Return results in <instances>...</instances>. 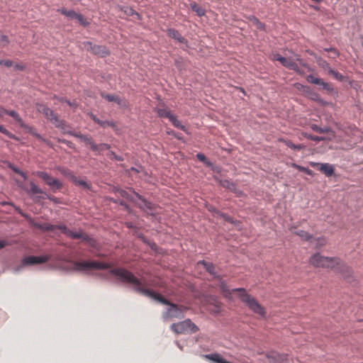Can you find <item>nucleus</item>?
Here are the masks:
<instances>
[{
  "label": "nucleus",
  "mask_w": 363,
  "mask_h": 363,
  "mask_svg": "<svg viewBox=\"0 0 363 363\" xmlns=\"http://www.w3.org/2000/svg\"><path fill=\"white\" fill-rule=\"evenodd\" d=\"M109 273L116 277L121 282L131 284L133 286L132 289L135 292L168 306L169 307L167 308V311L162 314L164 320H168L172 318L182 319L184 317V313L188 309L187 307L171 303L155 291L145 288L140 279L128 269L123 267H118L111 269Z\"/></svg>",
  "instance_id": "nucleus-1"
},
{
  "label": "nucleus",
  "mask_w": 363,
  "mask_h": 363,
  "mask_svg": "<svg viewBox=\"0 0 363 363\" xmlns=\"http://www.w3.org/2000/svg\"><path fill=\"white\" fill-rule=\"evenodd\" d=\"M219 281V287L223 294L227 298H231V292H238V297L240 301L246 305L248 308L253 313L258 314L259 315L264 317L266 315V311L264 307L259 304V303L249 294L246 289L244 288H235L230 291L225 283V281L220 276V279H217Z\"/></svg>",
  "instance_id": "nucleus-2"
},
{
  "label": "nucleus",
  "mask_w": 363,
  "mask_h": 363,
  "mask_svg": "<svg viewBox=\"0 0 363 363\" xmlns=\"http://www.w3.org/2000/svg\"><path fill=\"white\" fill-rule=\"evenodd\" d=\"M310 263L315 267L335 269L345 275L350 273V267L338 257H324L315 253L311 257Z\"/></svg>",
  "instance_id": "nucleus-3"
},
{
  "label": "nucleus",
  "mask_w": 363,
  "mask_h": 363,
  "mask_svg": "<svg viewBox=\"0 0 363 363\" xmlns=\"http://www.w3.org/2000/svg\"><path fill=\"white\" fill-rule=\"evenodd\" d=\"M129 189L135 196V197L141 201L140 203H138L134 196L130 195L124 189L121 188H114V192L118 193L122 197L126 199L129 201L135 203L139 208L144 211H152L155 209V205L152 202L145 199L143 196L136 192L133 188H130Z\"/></svg>",
  "instance_id": "nucleus-4"
},
{
  "label": "nucleus",
  "mask_w": 363,
  "mask_h": 363,
  "mask_svg": "<svg viewBox=\"0 0 363 363\" xmlns=\"http://www.w3.org/2000/svg\"><path fill=\"white\" fill-rule=\"evenodd\" d=\"M73 267L75 271L83 272L91 269H108L111 267V264L98 261H74L73 262Z\"/></svg>",
  "instance_id": "nucleus-5"
},
{
  "label": "nucleus",
  "mask_w": 363,
  "mask_h": 363,
  "mask_svg": "<svg viewBox=\"0 0 363 363\" xmlns=\"http://www.w3.org/2000/svg\"><path fill=\"white\" fill-rule=\"evenodd\" d=\"M171 329L177 334L190 333H195L199 328L189 318L177 323H172Z\"/></svg>",
  "instance_id": "nucleus-6"
},
{
  "label": "nucleus",
  "mask_w": 363,
  "mask_h": 363,
  "mask_svg": "<svg viewBox=\"0 0 363 363\" xmlns=\"http://www.w3.org/2000/svg\"><path fill=\"white\" fill-rule=\"evenodd\" d=\"M35 174L42 179L43 182L51 188L53 192L60 190L63 186L62 183L59 179L51 177L46 172L37 171Z\"/></svg>",
  "instance_id": "nucleus-7"
},
{
  "label": "nucleus",
  "mask_w": 363,
  "mask_h": 363,
  "mask_svg": "<svg viewBox=\"0 0 363 363\" xmlns=\"http://www.w3.org/2000/svg\"><path fill=\"white\" fill-rule=\"evenodd\" d=\"M63 229L65 230V235L66 236L72 239H82L89 246L95 247L96 243V240L86 233L82 232H73L72 230H69L67 227V228H64Z\"/></svg>",
  "instance_id": "nucleus-8"
},
{
  "label": "nucleus",
  "mask_w": 363,
  "mask_h": 363,
  "mask_svg": "<svg viewBox=\"0 0 363 363\" xmlns=\"http://www.w3.org/2000/svg\"><path fill=\"white\" fill-rule=\"evenodd\" d=\"M82 142L90 146V149L95 152L96 155H101L104 150H109L111 145L107 143L96 144L93 140L88 135H84Z\"/></svg>",
  "instance_id": "nucleus-9"
},
{
  "label": "nucleus",
  "mask_w": 363,
  "mask_h": 363,
  "mask_svg": "<svg viewBox=\"0 0 363 363\" xmlns=\"http://www.w3.org/2000/svg\"><path fill=\"white\" fill-rule=\"evenodd\" d=\"M50 259V256H27L21 261L22 266L34 265L37 264H43L47 262Z\"/></svg>",
  "instance_id": "nucleus-10"
},
{
  "label": "nucleus",
  "mask_w": 363,
  "mask_h": 363,
  "mask_svg": "<svg viewBox=\"0 0 363 363\" xmlns=\"http://www.w3.org/2000/svg\"><path fill=\"white\" fill-rule=\"evenodd\" d=\"M33 225L43 231H51L54 232L56 229L60 230L61 232L65 235L64 228H67V226L65 224H58V225H52L48 223H34Z\"/></svg>",
  "instance_id": "nucleus-11"
},
{
  "label": "nucleus",
  "mask_w": 363,
  "mask_h": 363,
  "mask_svg": "<svg viewBox=\"0 0 363 363\" xmlns=\"http://www.w3.org/2000/svg\"><path fill=\"white\" fill-rule=\"evenodd\" d=\"M313 167H317L319 171L323 173L326 177H331L335 169L332 164L328 163L311 162Z\"/></svg>",
  "instance_id": "nucleus-12"
},
{
  "label": "nucleus",
  "mask_w": 363,
  "mask_h": 363,
  "mask_svg": "<svg viewBox=\"0 0 363 363\" xmlns=\"http://www.w3.org/2000/svg\"><path fill=\"white\" fill-rule=\"evenodd\" d=\"M166 32L168 37L177 40L178 43L184 44L186 47L189 46L188 40L184 38L177 30L174 28H168Z\"/></svg>",
  "instance_id": "nucleus-13"
},
{
  "label": "nucleus",
  "mask_w": 363,
  "mask_h": 363,
  "mask_svg": "<svg viewBox=\"0 0 363 363\" xmlns=\"http://www.w3.org/2000/svg\"><path fill=\"white\" fill-rule=\"evenodd\" d=\"M21 128H22L26 133H28L30 134L31 135L35 137L38 140L43 141V142H47L45 139H44L40 134H39L37 130L33 128L32 126L26 124L24 123V121L22 120L21 122L18 124Z\"/></svg>",
  "instance_id": "nucleus-14"
},
{
  "label": "nucleus",
  "mask_w": 363,
  "mask_h": 363,
  "mask_svg": "<svg viewBox=\"0 0 363 363\" xmlns=\"http://www.w3.org/2000/svg\"><path fill=\"white\" fill-rule=\"evenodd\" d=\"M198 264L203 266L207 272L213 277L215 279H220L219 274L216 272L215 265L212 262H206L205 260L199 261Z\"/></svg>",
  "instance_id": "nucleus-15"
},
{
  "label": "nucleus",
  "mask_w": 363,
  "mask_h": 363,
  "mask_svg": "<svg viewBox=\"0 0 363 363\" xmlns=\"http://www.w3.org/2000/svg\"><path fill=\"white\" fill-rule=\"evenodd\" d=\"M30 188L28 189L22 184H18V186L21 187L23 190L26 191L30 195H35L38 194H45L40 188H39L34 182H30Z\"/></svg>",
  "instance_id": "nucleus-16"
},
{
  "label": "nucleus",
  "mask_w": 363,
  "mask_h": 363,
  "mask_svg": "<svg viewBox=\"0 0 363 363\" xmlns=\"http://www.w3.org/2000/svg\"><path fill=\"white\" fill-rule=\"evenodd\" d=\"M58 128L61 130V131H62V133L63 134H68V135H72L73 137L77 138L81 141H82L83 138L84 136V135L82 134L80 132H75V131H73V130H68L67 129V125H66L65 121L62 123V125H61V127H59Z\"/></svg>",
  "instance_id": "nucleus-17"
},
{
  "label": "nucleus",
  "mask_w": 363,
  "mask_h": 363,
  "mask_svg": "<svg viewBox=\"0 0 363 363\" xmlns=\"http://www.w3.org/2000/svg\"><path fill=\"white\" fill-rule=\"evenodd\" d=\"M219 184L224 188L229 189L232 192L238 193V189L236 184L229 179H217Z\"/></svg>",
  "instance_id": "nucleus-18"
},
{
  "label": "nucleus",
  "mask_w": 363,
  "mask_h": 363,
  "mask_svg": "<svg viewBox=\"0 0 363 363\" xmlns=\"http://www.w3.org/2000/svg\"><path fill=\"white\" fill-rule=\"evenodd\" d=\"M296 227L290 228V230L291 231V233L300 237L303 240L308 241L313 238V235L308 233V232L302 230H296Z\"/></svg>",
  "instance_id": "nucleus-19"
},
{
  "label": "nucleus",
  "mask_w": 363,
  "mask_h": 363,
  "mask_svg": "<svg viewBox=\"0 0 363 363\" xmlns=\"http://www.w3.org/2000/svg\"><path fill=\"white\" fill-rule=\"evenodd\" d=\"M286 62L285 64V67L288 68L291 70L294 71L296 73L298 74H303L304 72L300 69L298 65L294 61L291 57H288L286 59Z\"/></svg>",
  "instance_id": "nucleus-20"
},
{
  "label": "nucleus",
  "mask_w": 363,
  "mask_h": 363,
  "mask_svg": "<svg viewBox=\"0 0 363 363\" xmlns=\"http://www.w3.org/2000/svg\"><path fill=\"white\" fill-rule=\"evenodd\" d=\"M92 53L102 57L108 56L110 54L108 50L105 46L99 45L94 47V50Z\"/></svg>",
  "instance_id": "nucleus-21"
},
{
  "label": "nucleus",
  "mask_w": 363,
  "mask_h": 363,
  "mask_svg": "<svg viewBox=\"0 0 363 363\" xmlns=\"http://www.w3.org/2000/svg\"><path fill=\"white\" fill-rule=\"evenodd\" d=\"M38 111L42 113L48 120L49 118L52 117L55 115L52 110L43 104L38 105Z\"/></svg>",
  "instance_id": "nucleus-22"
},
{
  "label": "nucleus",
  "mask_w": 363,
  "mask_h": 363,
  "mask_svg": "<svg viewBox=\"0 0 363 363\" xmlns=\"http://www.w3.org/2000/svg\"><path fill=\"white\" fill-rule=\"evenodd\" d=\"M57 12L60 13L61 14L67 16V18L70 19H75L77 17V15L78 13L75 12L74 10H67L65 8H60L58 9Z\"/></svg>",
  "instance_id": "nucleus-23"
},
{
  "label": "nucleus",
  "mask_w": 363,
  "mask_h": 363,
  "mask_svg": "<svg viewBox=\"0 0 363 363\" xmlns=\"http://www.w3.org/2000/svg\"><path fill=\"white\" fill-rule=\"evenodd\" d=\"M191 10L196 13L197 16L201 17L205 15V9L196 3L194 2L190 4Z\"/></svg>",
  "instance_id": "nucleus-24"
},
{
  "label": "nucleus",
  "mask_w": 363,
  "mask_h": 363,
  "mask_svg": "<svg viewBox=\"0 0 363 363\" xmlns=\"http://www.w3.org/2000/svg\"><path fill=\"white\" fill-rule=\"evenodd\" d=\"M169 121L172 123V125L174 127H176L184 132H187L186 128L184 125L182 124V123L177 119L176 116L173 115L171 117V118L169 119Z\"/></svg>",
  "instance_id": "nucleus-25"
},
{
  "label": "nucleus",
  "mask_w": 363,
  "mask_h": 363,
  "mask_svg": "<svg viewBox=\"0 0 363 363\" xmlns=\"http://www.w3.org/2000/svg\"><path fill=\"white\" fill-rule=\"evenodd\" d=\"M156 112H157V115L159 116V117L168 118L169 120L173 116V114L171 113V111H167L164 108H157L156 110Z\"/></svg>",
  "instance_id": "nucleus-26"
},
{
  "label": "nucleus",
  "mask_w": 363,
  "mask_h": 363,
  "mask_svg": "<svg viewBox=\"0 0 363 363\" xmlns=\"http://www.w3.org/2000/svg\"><path fill=\"white\" fill-rule=\"evenodd\" d=\"M310 128L312 130L317 132L318 133H326L330 131V129L328 127L321 128L319 127L318 125L313 123L310 125Z\"/></svg>",
  "instance_id": "nucleus-27"
},
{
  "label": "nucleus",
  "mask_w": 363,
  "mask_h": 363,
  "mask_svg": "<svg viewBox=\"0 0 363 363\" xmlns=\"http://www.w3.org/2000/svg\"><path fill=\"white\" fill-rule=\"evenodd\" d=\"M291 166L294 168H296V169H298V171L300 172H303L304 173H306V174L309 175V176H313V172L307 168V167H303V166H301L299 164H297L296 163H292Z\"/></svg>",
  "instance_id": "nucleus-28"
},
{
  "label": "nucleus",
  "mask_w": 363,
  "mask_h": 363,
  "mask_svg": "<svg viewBox=\"0 0 363 363\" xmlns=\"http://www.w3.org/2000/svg\"><path fill=\"white\" fill-rule=\"evenodd\" d=\"M249 19L253 22L255 25H256L257 28L261 30H264L265 28V26L262 23L256 16H251L249 17Z\"/></svg>",
  "instance_id": "nucleus-29"
},
{
  "label": "nucleus",
  "mask_w": 363,
  "mask_h": 363,
  "mask_svg": "<svg viewBox=\"0 0 363 363\" xmlns=\"http://www.w3.org/2000/svg\"><path fill=\"white\" fill-rule=\"evenodd\" d=\"M301 134L304 138H308V139L315 141V142H320V141L325 140V138L323 137L313 135H311V134H309V133H307L305 132H303Z\"/></svg>",
  "instance_id": "nucleus-30"
},
{
  "label": "nucleus",
  "mask_w": 363,
  "mask_h": 363,
  "mask_svg": "<svg viewBox=\"0 0 363 363\" xmlns=\"http://www.w3.org/2000/svg\"><path fill=\"white\" fill-rule=\"evenodd\" d=\"M45 196H36L35 198V201H38L40 199H49L50 201L54 202L55 203H60V201H59V199H57V197L54 196H51L50 194H45Z\"/></svg>",
  "instance_id": "nucleus-31"
},
{
  "label": "nucleus",
  "mask_w": 363,
  "mask_h": 363,
  "mask_svg": "<svg viewBox=\"0 0 363 363\" xmlns=\"http://www.w3.org/2000/svg\"><path fill=\"white\" fill-rule=\"evenodd\" d=\"M49 120L50 121V122L52 123H53L55 125V126L57 128H58L59 127H61V125H62V123L65 121L63 120H60L56 114H55L52 117L49 118Z\"/></svg>",
  "instance_id": "nucleus-32"
},
{
  "label": "nucleus",
  "mask_w": 363,
  "mask_h": 363,
  "mask_svg": "<svg viewBox=\"0 0 363 363\" xmlns=\"http://www.w3.org/2000/svg\"><path fill=\"white\" fill-rule=\"evenodd\" d=\"M328 73L330 74H332L335 79H337L340 82H342L345 79V77L342 74H340L337 71H335L333 69H329Z\"/></svg>",
  "instance_id": "nucleus-33"
},
{
  "label": "nucleus",
  "mask_w": 363,
  "mask_h": 363,
  "mask_svg": "<svg viewBox=\"0 0 363 363\" xmlns=\"http://www.w3.org/2000/svg\"><path fill=\"white\" fill-rule=\"evenodd\" d=\"M6 115H9L11 117H12L18 123V124H19L23 120L19 116V114L14 110H7Z\"/></svg>",
  "instance_id": "nucleus-34"
},
{
  "label": "nucleus",
  "mask_w": 363,
  "mask_h": 363,
  "mask_svg": "<svg viewBox=\"0 0 363 363\" xmlns=\"http://www.w3.org/2000/svg\"><path fill=\"white\" fill-rule=\"evenodd\" d=\"M121 11H123L126 15L129 16H133L134 15H136L137 16H139V14L138 12H136L133 8L128 7V6H124L121 8Z\"/></svg>",
  "instance_id": "nucleus-35"
},
{
  "label": "nucleus",
  "mask_w": 363,
  "mask_h": 363,
  "mask_svg": "<svg viewBox=\"0 0 363 363\" xmlns=\"http://www.w3.org/2000/svg\"><path fill=\"white\" fill-rule=\"evenodd\" d=\"M318 85L321 86L322 89L326 90L328 93H331L334 91V89L331 84L325 82L322 79Z\"/></svg>",
  "instance_id": "nucleus-36"
},
{
  "label": "nucleus",
  "mask_w": 363,
  "mask_h": 363,
  "mask_svg": "<svg viewBox=\"0 0 363 363\" xmlns=\"http://www.w3.org/2000/svg\"><path fill=\"white\" fill-rule=\"evenodd\" d=\"M75 19H77L79 23L84 27H87L90 24V23L86 18H84V17L81 13H77Z\"/></svg>",
  "instance_id": "nucleus-37"
},
{
  "label": "nucleus",
  "mask_w": 363,
  "mask_h": 363,
  "mask_svg": "<svg viewBox=\"0 0 363 363\" xmlns=\"http://www.w3.org/2000/svg\"><path fill=\"white\" fill-rule=\"evenodd\" d=\"M101 96L102 98H104V99L107 100L108 101L115 102V101H116V99H117V96H118L113 95V94H106L104 92H101Z\"/></svg>",
  "instance_id": "nucleus-38"
},
{
  "label": "nucleus",
  "mask_w": 363,
  "mask_h": 363,
  "mask_svg": "<svg viewBox=\"0 0 363 363\" xmlns=\"http://www.w3.org/2000/svg\"><path fill=\"white\" fill-rule=\"evenodd\" d=\"M286 59H287L286 57L281 56L279 53L274 54V55H273V60L279 61L281 64V65L284 66V67H285V64L287 61Z\"/></svg>",
  "instance_id": "nucleus-39"
},
{
  "label": "nucleus",
  "mask_w": 363,
  "mask_h": 363,
  "mask_svg": "<svg viewBox=\"0 0 363 363\" xmlns=\"http://www.w3.org/2000/svg\"><path fill=\"white\" fill-rule=\"evenodd\" d=\"M218 216L223 218L225 221H227L230 223L235 224L236 223L235 220H234L232 217L229 216L228 215H227L224 213H222V212L218 213Z\"/></svg>",
  "instance_id": "nucleus-40"
},
{
  "label": "nucleus",
  "mask_w": 363,
  "mask_h": 363,
  "mask_svg": "<svg viewBox=\"0 0 363 363\" xmlns=\"http://www.w3.org/2000/svg\"><path fill=\"white\" fill-rule=\"evenodd\" d=\"M57 142L66 145L70 149L75 150L76 148L75 145L72 142L67 140L66 139L57 138Z\"/></svg>",
  "instance_id": "nucleus-41"
},
{
  "label": "nucleus",
  "mask_w": 363,
  "mask_h": 363,
  "mask_svg": "<svg viewBox=\"0 0 363 363\" xmlns=\"http://www.w3.org/2000/svg\"><path fill=\"white\" fill-rule=\"evenodd\" d=\"M320 78L315 77L313 74H309L306 77L308 82L318 85L320 82Z\"/></svg>",
  "instance_id": "nucleus-42"
},
{
  "label": "nucleus",
  "mask_w": 363,
  "mask_h": 363,
  "mask_svg": "<svg viewBox=\"0 0 363 363\" xmlns=\"http://www.w3.org/2000/svg\"><path fill=\"white\" fill-rule=\"evenodd\" d=\"M82 45L84 49H86L89 52H91V53L94 50V47L96 45L95 44H93L90 41H85L82 43Z\"/></svg>",
  "instance_id": "nucleus-43"
},
{
  "label": "nucleus",
  "mask_w": 363,
  "mask_h": 363,
  "mask_svg": "<svg viewBox=\"0 0 363 363\" xmlns=\"http://www.w3.org/2000/svg\"><path fill=\"white\" fill-rule=\"evenodd\" d=\"M99 125L101 126L102 128H106L108 126L115 128L116 125L115 123L113 121H102L100 120Z\"/></svg>",
  "instance_id": "nucleus-44"
},
{
  "label": "nucleus",
  "mask_w": 363,
  "mask_h": 363,
  "mask_svg": "<svg viewBox=\"0 0 363 363\" xmlns=\"http://www.w3.org/2000/svg\"><path fill=\"white\" fill-rule=\"evenodd\" d=\"M317 62L318 63V65L322 67L323 69H331L330 67V65L327 62V61H325V60L322 59L321 57H319L318 59H317Z\"/></svg>",
  "instance_id": "nucleus-45"
},
{
  "label": "nucleus",
  "mask_w": 363,
  "mask_h": 363,
  "mask_svg": "<svg viewBox=\"0 0 363 363\" xmlns=\"http://www.w3.org/2000/svg\"><path fill=\"white\" fill-rule=\"evenodd\" d=\"M74 184H75L76 185L82 186L86 189H90L91 188L90 184H89L86 181L78 179V178Z\"/></svg>",
  "instance_id": "nucleus-46"
},
{
  "label": "nucleus",
  "mask_w": 363,
  "mask_h": 363,
  "mask_svg": "<svg viewBox=\"0 0 363 363\" xmlns=\"http://www.w3.org/2000/svg\"><path fill=\"white\" fill-rule=\"evenodd\" d=\"M113 203H118L120 206H123L125 210H127L128 212L131 211L130 206L127 203L123 200L117 201V200H112Z\"/></svg>",
  "instance_id": "nucleus-47"
},
{
  "label": "nucleus",
  "mask_w": 363,
  "mask_h": 363,
  "mask_svg": "<svg viewBox=\"0 0 363 363\" xmlns=\"http://www.w3.org/2000/svg\"><path fill=\"white\" fill-rule=\"evenodd\" d=\"M196 158L199 161H201V162H203V163H205V164H206L208 165L210 164V162L207 160L206 157L203 153H197L196 154Z\"/></svg>",
  "instance_id": "nucleus-48"
},
{
  "label": "nucleus",
  "mask_w": 363,
  "mask_h": 363,
  "mask_svg": "<svg viewBox=\"0 0 363 363\" xmlns=\"http://www.w3.org/2000/svg\"><path fill=\"white\" fill-rule=\"evenodd\" d=\"M167 133L168 135L174 136V138H176L178 140H182L183 139V136H182V133H177L175 131H174L173 130H167Z\"/></svg>",
  "instance_id": "nucleus-49"
},
{
  "label": "nucleus",
  "mask_w": 363,
  "mask_h": 363,
  "mask_svg": "<svg viewBox=\"0 0 363 363\" xmlns=\"http://www.w3.org/2000/svg\"><path fill=\"white\" fill-rule=\"evenodd\" d=\"M0 42L3 43L2 46L5 47L9 43V40L7 35L0 34Z\"/></svg>",
  "instance_id": "nucleus-50"
},
{
  "label": "nucleus",
  "mask_w": 363,
  "mask_h": 363,
  "mask_svg": "<svg viewBox=\"0 0 363 363\" xmlns=\"http://www.w3.org/2000/svg\"><path fill=\"white\" fill-rule=\"evenodd\" d=\"M13 62L11 60H0V65H4L7 67L13 66Z\"/></svg>",
  "instance_id": "nucleus-51"
},
{
  "label": "nucleus",
  "mask_w": 363,
  "mask_h": 363,
  "mask_svg": "<svg viewBox=\"0 0 363 363\" xmlns=\"http://www.w3.org/2000/svg\"><path fill=\"white\" fill-rule=\"evenodd\" d=\"M115 103H116L118 106L126 108L127 107V103L125 101L121 99L119 96H117L116 101H115Z\"/></svg>",
  "instance_id": "nucleus-52"
},
{
  "label": "nucleus",
  "mask_w": 363,
  "mask_h": 363,
  "mask_svg": "<svg viewBox=\"0 0 363 363\" xmlns=\"http://www.w3.org/2000/svg\"><path fill=\"white\" fill-rule=\"evenodd\" d=\"M294 57H295V60L299 62V64L304 67H307V65L306 63L303 61V60L301 57V56L298 54H295L294 55Z\"/></svg>",
  "instance_id": "nucleus-53"
},
{
  "label": "nucleus",
  "mask_w": 363,
  "mask_h": 363,
  "mask_svg": "<svg viewBox=\"0 0 363 363\" xmlns=\"http://www.w3.org/2000/svg\"><path fill=\"white\" fill-rule=\"evenodd\" d=\"M279 141L284 143L285 145H286L288 147L294 149V144L291 140L282 138V139H280Z\"/></svg>",
  "instance_id": "nucleus-54"
},
{
  "label": "nucleus",
  "mask_w": 363,
  "mask_h": 363,
  "mask_svg": "<svg viewBox=\"0 0 363 363\" xmlns=\"http://www.w3.org/2000/svg\"><path fill=\"white\" fill-rule=\"evenodd\" d=\"M13 65L16 70L24 71L26 69V66L22 63H16L15 65Z\"/></svg>",
  "instance_id": "nucleus-55"
},
{
  "label": "nucleus",
  "mask_w": 363,
  "mask_h": 363,
  "mask_svg": "<svg viewBox=\"0 0 363 363\" xmlns=\"http://www.w3.org/2000/svg\"><path fill=\"white\" fill-rule=\"evenodd\" d=\"M8 167L10 168L12 171H13L15 173H16L18 174H19V173L21 171L18 167H17L16 166L13 165L11 163H9Z\"/></svg>",
  "instance_id": "nucleus-56"
},
{
  "label": "nucleus",
  "mask_w": 363,
  "mask_h": 363,
  "mask_svg": "<svg viewBox=\"0 0 363 363\" xmlns=\"http://www.w3.org/2000/svg\"><path fill=\"white\" fill-rule=\"evenodd\" d=\"M108 156H109V157H111L114 158V159H115L116 160H117V161H122V160H123L122 157L117 155H116L114 152H113V151H111V152L108 153Z\"/></svg>",
  "instance_id": "nucleus-57"
},
{
  "label": "nucleus",
  "mask_w": 363,
  "mask_h": 363,
  "mask_svg": "<svg viewBox=\"0 0 363 363\" xmlns=\"http://www.w3.org/2000/svg\"><path fill=\"white\" fill-rule=\"evenodd\" d=\"M208 211L211 212L214 216H218V213L220 212L219 210H218L216 208H215L213 206H210L208 208Z\"/></svg>",
  "instance_id": "nucleus-58"
},
{
  "label": "nucleus",
  "mask_w": 363,
  "mask_h": 363,
  "mask_svg": "<svg viewBox=\"0 0 363 363\" xmlns=\"http://www.w3.org/2000/svg\"><path fill=\"white\" fill-rule=\"evenodd\" d=\"M67 177L69 178L73 183H74L77 179V177L72 173V171L67 174Z\"/></svg>",
  "instance_id": "nucleus-59"
},
{
  "label": "nucleus",
  "mask_w": 363,
  "mask_h": 363,
  "mask_svg": "<svg viewBox=\"0 0 363 363\" xmlns=\"http://www.w3.org/2000/svg\"><path fill=\"white\" fill-rule=\"evenodd\" d=\"M4 135H6L10 139L18 140V138L9 130H6Z\"/></svg>",
  "instance_id": "nucleus-60"
},
{
  "label": "nucleus",
  "mask_w": 363,
  "mask_h": 363,
  "mask_svg": "<svg viewBox=\"0 0 363 363\" xmlns=\"http://www.w3.org/2000/svg\"><path fill=\"white\" fill-rule=\"evenodd\" d=\"M324 50L326 52H332L336 57L339 55V52L333 48H325Z\"/></svg>",
  "instance_id": "nucleus-61"
},
{
  "label": "nucleus",
  "mask_w": 363,
  "mask_h": 363,
  "mask_svg": "<svg viewBox=\"0 0 363 363\" xmlns=\"http://www.w3.org/2000/svg\"><path fill=\"white\" fill-rule=\"evenodd\" d=\"M304 148H305V145H303V144H298V145H295L294 144L293 150H303Z\"/></svg>",
  "instance_id": "nucleus-62"
},
{
  "label": "nucleus",
  "mask_w": 363,
  "mask_h": 363,
  "mask_svg": "<svg viewBox=\"0 0 363 363\" xmlns=\"http://www.w3.org/2000/svg\"><path fill=\"white\" fill-rule=\"evenodd\" d=\"M60 172L65 177L67 176V174H69V172L71 171L68 169H65V168H62L60 169Z\"/></svg>",
  "instance_id": "nucleus-63"
},
{
  "label": "nucleus",
  "mask_w": 363,
  "mask_h": 363,
  "mask_svg": "<svg viewBox=\"0 0 363 363\" xmlns=\"http://www.w3.org/2000/svg\"><path fill=\"white\" fill-rule=\"evenodd\" d=\"M7 110L4 107H0V117H3L4 115H6Z\"/></svg>",
  "instance_id": "nucleus-64"
}]
</instances>
